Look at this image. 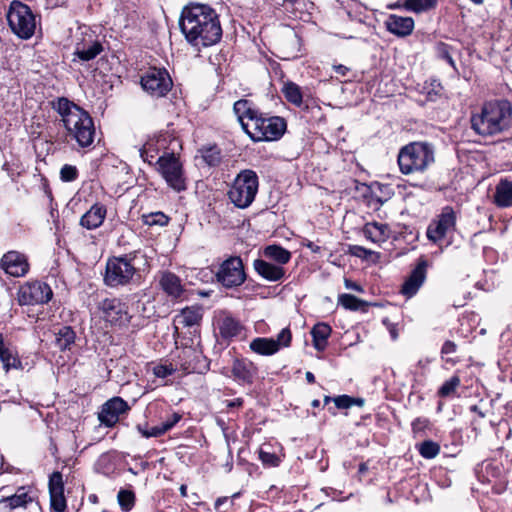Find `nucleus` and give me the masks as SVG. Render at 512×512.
<instances>
[{
	"label": "nucleus",
	"instance_id": "40",
	"mask_svg": "<svg viewBox=\"0 0 512 512\" xmlns=\"http://www.w3.org/2000/svg\"><path fill=\"white\" fill-rule=\"evenodd\" d=\"M49 493L64 492V482L59 471L53 472L49 477Z\"/></svg>",
	"mask_w": 512,
	"mask_h": 512
},
{
	"label": "nucleus",
	"instance_id": "38",
	"mask_svg": "<svg viewBox=\"0 0 512 512\" xmlns=\"http://www.w3.org/2000/svg\"><path fill=\"white\" fill-rule=\"evenodd\" d=\"M436 0H406L405 8L416 13L427 11L433 8Z\"/></svg>",
	"mask_w": 512,
	"mask_h": 512
},
{
	"label": "nucleus",
	"instance_id": "6",
	"mask_svg": "<svg viewBox=\"0 0 512 512\" xmlns=\"http://www.w3.org/2000/svg\"><path fill=\"white\" fill-rule=\"evenodd\" d=\"M259 179L255 171L242 170L234 179L228 191L230 201L240 209L248 208L257 195Z\"/></svg>",
	"mask_w": 512,
	"mask_h": 512
},
{
	"label": "nucleus",
	"instance_id": "59",
	"mask_svg": "<svg viewBox=\"0 0 512 512\" xmlns=\"http://www.w3.org/2000/svg\"><path fill=\"white\" fill-rule=\"evenodd\" d=\"M439 53H440V56H441L443 59L448 60V50L446 49L445 44L441 43V44L439 45Z\"/></svg>",
	"mask_w": 512,
	"mask_h": 512
},
{
	"label": "nucleus",
	"instance_id": "63",
	"mask_svg": "<svg viewBox=\"0 0 512 512\" xmlns=\"http://www.w3.org/2000/svg\"><path fill=\"white\" fill-rule=\"evenodd\" d=\"M305 378L307 380L308 383H314L315 382V376L312 372L310 371H307L306 374H305Z\"/></svg>",
	"mask_w": 512,
	"mask_h": 512
},
{
	"label": "nucleus",
	"instance_id": "35",
	"mask_svg": "<svg viewBox=\"0 0 512 512\" xmlns=\"http://www.w3.org/2000/svg\"><path fill=\"white\" fill-rule=\"evenodd\" d=\"M142 222L147 226H166L169 223V217L163 212L157 211L142 215Z\"/></svg>",
	"mask_w": 512,
	"mask_h": 512
},
{
	"label": "nucleus",
	"instance_id": "48",
	"mask_svg": "<svg viewBox=\"0 0 512 512\" xmlns=\"http://www.w3.org/2000/svg\"><path fill=\"white\" fill-rule=\"evenodd\" d=\"M182 419V414L178 412H173L171 415L167 417V419L162 422V426L166 432L170 431L180 420Z\"/></svg>",
	"mask_w": 512,
	"mask_h": 512
},
{
	"label": "nucleus",
	"instance_id": "30",
	"mask_svg": "<svg viewBox=\"0 0 512 512\" xmlns=\"http://www.w3.org/2000/svg\"><path fill=\"white\" fill-rule=\"evenodd\" d=\"M331 327L325 323H317L311 330L313 345L316 350L323 351L327 346V340L331 334Z\"/></svg>",
	"mask_w": 512,
	"mask_h": 512
},
{
	"label": "nucleus",
	"instance_id": "52",
	"mask_svg": "<svg viewBox=\"0 0 512 512\" xmlns=\"http://www.w3.org/2000/svg\"><path fill=\"white\" fill-rule=\"evenodd\" d=\"M428 425V420L425 418H417L412 422V430L414 433L423 431Z\"/></svg>",
	"mask_w": 512,
	"mask_h": 512
},
{
	"label": "nucleus",
	"instance_id": "22",
	"mask_svg": "<svg viewBox=\"0 0 512 512\" xmlns=\"http://www.w3.org/2000/svg\"><path fill=\"white\" fill-rule=\"evenodd\" d=\"M161 289L171 298L177 299L184 292L181 279L174 273L165 271L159 279Z\"/></svg>",
	"mask_w": 512,
	"mask_h": 512
},
{
	"label": "nucleus",
	"instance_id": "41",
	"mask_svg": "<svg viewBox=\"0 0 512 512\" xmlns=\"http://www.w3.org/2000/svg\"><path fill=\"white\" fill-rule=\"evenodd\" d=\"M49 494L51 509L55 512H64L67 507L64 492Z\"/></svg>",
	"mask_w": 512,
	"mask_h": 512
},
{
	"label": "nucleus",
	"instance_id": "1",
	"mask_svg": "<svg viewBox=\"0 0 512 512\" xmlns=\"http://www.w3.org/2000/svg\"><path fill=\"white\" fill-rule=\"evenodd\" d=\"M179 27L187 42L197 50L218 43L222 37L219 16L206 4H190L184 7Z\"/></svg>",
	"mask_w": 512,
	"mask_h": 512
},
{
	"label": "nucleus",
	"instance_id": "64",
	"mask_svg": "<svg viewBox=\"0 0 512 512\" xmlns=\"http://www.w3.org/2000/svg\"><path fill=\"white\" fill-rule=\"evenodd\" d=\"M354 405L362 407L364 405V399H362V398H354L353 397V406Z\"/></svg>",
	"mask_w": 512,
	"mask_h": 512
},
{
	"label": "nucleus",
	"instance_id": "25",
	"mask_svg": "<svg viewBox=\"0 0 512 512\" xmlns=\"http://www.w3.org/2000/svg\"><path fill=\"white\" fill-rule=\"evenodd\" d=\"M232 374L238 382L252 383L256 374V368L252 362L236 359L233 362Z\"/></svg>",
	"mask_w": 512,
	"mask_h": 512
},
{
	"label": "nucleus",
	"instance_id": "24",
	"mask_svg": "<svg viewBox=\"0 0 512 512\" xmlns=\"http://www.w3.org/2000/svg\"><path fill=\"white\" fill-rule=\"evenodd\" d=\"M363 234L372 243L381 244L389 238L390 229L387 224L370 222L364 225Z\"/></svg>",
	"mask_w": 512,
	"mask_h": 512
},
{
	"label": "nucleus",
	"instance_id": "18",
	"mask_svg": "<svg viewBox=\"0 0 512 512\" xmlns=\"http://www.w3.org/2000/svg\"><path fill=\"white\" fill-rule=\"evenodd\" d=\"M448 232V213L446 208L435 219H433L427 227L426 236L429 241L439 244Z\"/></svg>",
	"mask_w": 512,
	"mask_h": 512
},
{
	"label": "nucleus",
	"instance_id": "16",
	"mask_svg": "<svg viewBox=\"0 0 512 512\" xmlns=\"http://www.w3.org/2000/svg\"><path fill=\"white\" fill-rule=\"evenodd\" d=\"M427 261L420 258L415 268L411 271L410 275L404 281L401 287V294L407 298H411L420 289L426 279Z\"/></svg>",
	"mask_w": 512,
	"mask_h": 512
},
{
	"label": "nucleus",
	"instance_id": "10",
	"mask_svg": "<svg viewBox=\"0 0 512 512\" xmlns=\"http://www.w3.org/2000/svg\"><path fill=\"white\" fill-rule=\"evenodd\" d=\"M141 86L152 97H164L173 87V81L165 68L150 67L141 76Z\"/></svg>",
	"mask_w": 512,
	"mask_h": 512
},
{
	"label": "nucleus",
	"instance_id": "33",
	"mask_svg": "<svg viewBox=\"0 0 512 512\" xmlns=\"http://www.w3.org/2000/svg\"><path fill=\"white\" fill-rule=\"evenodd\" d=\"M338 303L345 309L351 311H366L368 303L364 300L357 298L352 294H341L338 298Z\"/></svg>",
	"mask_w": 512,
	"mask_h": 512
},
{
	"label": "nucleus",
	"instance_id": "14",
	"mask_svg": "<svg viewBox=\"0 0 512 512\" xmlns=\"http://www.w3.org/2000/svg\"><path fill=\"white\" fill-rule=\"evenodd\" d=\"M106 322L114 326H125L130 321L128 306L118 298H106L98 305Z\"/></svg>",
	"mask_w": 512,
	"mask_h": 512
},
{
	"label": "nucleus",
	"instance_id": "60",
	"mask_svg": "<svg viewBox=\"0 0 512 512\" xmlns=\"http://www.w3.org/2000/svg\"><path fill=\"white\" fill-rule=\"evenodd\" d=\"M306 247L309 248L312 252L314 253H319L321 248L320 246L316 245L315 243L309 241L307 244H306Z\"/></svg>",
	"mask_w": 512,
	"mask_h": 512
},
{
	"label": "nucleus",
	"instance_id": "15",
	"mask_svg": "<svg viewBox=\"0 0 512 512\" xmlns=\"http://www.w3.org/2000/svg\"><path fill=\"white\" fill-rule=\"evenodd\" d=\"M0 267L6 274L13 277H23L29 270L26 256L17 251L5 253L1 258Z\"/></svg>",
	"mask_w": 512,
	"mask_h": 512
},
{
	"label": "nucleus",
	"instance_id": "54",
	"mask_svg": "<svg viewBox=\"0 0 512 512\" xmlns=\"http://www.w3.org/2000/svg\"><path fill=\"white\" fill-rule=\"evenodd\" d=\"M382 204L383 201L378 196L371 194L370 197L368 198V205L375 210L379 209L382 206Z\"/></svg>",
	"mask_w": 512,
	"mask_h": 512
},
{
	"label": "nucleus",
	"instance_id": "45",
	"mask_svg": "<svg viewBox=\"0 0 512 512\" xmlns=\"http://www.w3.org/2000/svg\"><path fill=\"white\" fill-rule=\"evenodd\" d=\"M78 177V171L75 166L64 165L60 170V178L64 182L74 181Z\"/></svg>",
	"mask_w": 512,
	"mask_h": 512
},
{
	"label": "nucleus",
	"instance_id": "11",
	"mask_svg": "<svg viewBox=\"0 0 512 512\" xmlns=\"http://www.w3.org/2000/svg\"><path fill=\"white\" fill-rule=\"evenodd\" d=\"M17 296L20 305L45 304L51 300L53 291L47 283L33 281L23 284L19 288Z\"/></svg>",
	"mask_w": 512,
	"mask_h": 512
},
{
	"label": "nucleus",
	"instance_id": "23",
	"mask_svg": "<svg viewBox=\"0 0 512 512\" xmlns=\"http://www.w3.org/2000/svg\"><path fill=\"white\" fill-rule=\"evenodd\" d=\"M0 503H3L5 507L10 510L20 507L26 508L31 504L37 505L34 497L26 490L25 487H19L14 495L3 497L0 500Z\"/></svg>",
	"mask_w": 512,
	"mask_h": 512
},
{
	"label": "nucleus",
	"instance_id": "61",
	"mask_svg": "<svg viewBox=\"0 0 512 512\" xmlns=\"http://www.w3.org/2000/svg\"><path fill=\"white\" fill-rule=\"evenodd\" d=\"M243 404V400L241 398L234 399L228 403V407H239Z\"/></svg>",
	"mask_w": 512,
	"mask_h": 512
},
{
	"label": "nucleus",
	"instance_id": "20",
	"mask_svg": "<svg viewBox=\"0 0 512 512\" xmlns=\"http://www.w3.org/2000/svg\"><path fill=\"white\" fill-rule=\"evenodd\" d=\"M254 269L255 271L264 279L277 282L284 278L285 269L283 266L273 264L271 262L265 261L263 259H257L254 261Z\"/></svg>",
	"mask_w": 512,
	"mask_h": 512
},
{
	"label": "nucleus",
	"instance_id": "53",
	"mask_svg": "<svg viewBox=\"0 0 512 512\" xmlns=\"http://www.w3.org/2000/svg\"><path fill=\"white\" fill-rule=\"evenodd\" d=\"M450 439L452 440V445L455 448H458V447L462 446L463 443H464L463 437H462V435H461V433L459 431H454L450 435Z\"/></svg>",
	"mask_w": 512,
	"mask_h": 512
},
{
	"label": "nucleus",
	"instance_id": "58",
	"mask_svg": "<svg viewBox=\"0 0 512 512\" xmlns=\"http://www.w3.org/2000/svg\"><path fill=\"white\" fill-rule=\"evenodd\" d=\"M137 430L139 431V433L145 437V438H150V428H148L147 426L143 427L141 425H138L137 426Z\"/></svg>",
	"mask_w": 512,
	"mask_h": 512
},
{
	"label": "nucleus",
	"instance_id": "3",
	"mask_svg": "<svg viewBox=\"0 0 512 512\" xmlns=\"http://www.w3.org/2000/svg\"><path fill=\"white\" fill-rule=\"evenodd\" d=\"M52 108L59 115L66 136L70 140L75 141L81 148H88L93 144L96 134L95 125L86 110L65 97L54 100Z\"/></svg>",
	"mask_w": 512,
	"mask_h": 512
},
{
	"label": "nucleus",
	"instance_id": "62",
	"mask_svg": "<svg viewBox=\"0 0 512 512\" xmlns=\"http://www.w3.org/2000/svg\"><path fill=\"white\" fill-rule=\"evenodd\" d=\"M439 392H440V394H441L442 396H447V395H448V381H445V382L442 384V386H441V388H440V391H439Z\"/></svg>",
	"mask_w": 512,
	"mask_h": 512
},
{
	"label": "nucleus",
	"instance_id": "21",
	"mask_svg": "<svg viewBox=\"0 0 512 512\" xmlns=\"http://www.w3.org/2000/svg\"><path fill=\"white\" fill-rule=\"evenodd\" d=\"M385 26L390 33L404 37L412 33L414 20L411 17H402L392 14L385 21Z\"/></svg>",
	"mask_w": 512,
	"mask_h": 512
},
{
	"label": "nucleus",
	"instance_id": "51",
	"mask_svg": "<svg viewBox=\"0 0 512 512\" xmlns=\"http://www.w3.org/2000/svg\"><path fill=\"white\" fill-rule=\"evenodd\" d=\"M351 250V253L354 255V256H357V257H360V258H364V259H367L370 255L374 254L373 251L371 250H368L362 246H359V245H354L350 248Z\"/></svg>",
	"mask_w": 512,
	"mask_h": 512
},
{
	"label": "nucleus",
	"instance_id": "37",
	"mask_svg": "<svg viewBox=\"0 0 512 512\" xmlns=\"http://www.w3.org/2000/svg\"><path fill=\"white\" fill-rule=\"evenodd\" d=\"M418 451L423 458L433 459L439 454L440 447L436 442L426 440L419 444Z\"/></svg>",
	"mask_w": 512,
	"mask_h": 512
},
{
	"label": "nucleus",
	"instance_id": "26",
	"mask_svg": "<svg viewBox=\"0 0 512 512\" xmlns=\"http://www.w3.org/2000/svg\"><path fill=\"white\" fill-rule=\"evenodd\" d=\"M102 51V44L97 40H92L89 43H77L74 55L82 61H90L96 58Z\"/></svg>",
	"mask_w": 512,
	"mask_h": 512
},
{
	"label": "nucleus",
	"instance_id": "13",
	"mask_svg": "<svg viewBox=\"0 0 512 512\" xmlns=\"http://www.w3.org/2000/svg\"><path fill=\"white\" fill-rule=\"evenodd\" d=\"M216 276L217 280L225 287L241 285L246 277L242 260L239 257L228 258L221 264Z\"/></svg>",
	"mask_w": 512,
	"mask_h": 512
},
{
	"label": "nucleus",
	"instance_id": "19",
	"mask_svg": "<svg viewBox=\"0 0 512 512\" xmlns=\"http://www.w3.org/2000/svg\"><path fill=\"white\" fill-rule=\"evenodd\" d=\"M106 214V206L97 202L93 204L85 214H83L80 219V225L88 230L97 229L104 222Z\"/></svg>",
	"mask_w": 512,
	"mask_h": 512
},
{
	"label": "nucleus",
	"instance_id": "44",
	"mask_svg": "<svg viewBox=\"0 0 512 512\" xmlns=\"http://www.w3.org/2000/svg\"><path fill=\"white\" fill-rule=\"evenodd\" d=\"M287 43L289 45L293 46L295 48V50L291 53L281 50V53L283 55H281L279 57L283 60H291V59L296 58L298 56L297 53L299 51V44H300L299 38L297 37L296 34H294L293 36H291L290 38L287 39Z\"/></svg>",
	"mask_w": 512,
	"mask_h": 512
},
{
	"label": "nucleus",
	"instance_id": "31",
	"mask_svg": "<svg viewBox=\"0 0 512 512\" xmlns=\"http://www.w3.org/2000/svg\"><path fill=\"white\" fill-rule=\"evenodd\" d=\"M263 255L266 258L275 261L277 265L280 266L288 263L291 259V252L278 245H269L265 247Z\"/></svg>",
	"mask_w": 512,
	"mask_h": 512
},
{
	"label": "nucleus",
	"instance_id": "34",
	"mask_svg": "<svg viewBox=\"0 0 512 512\" xmlns=\"http://www.w3.org/2000/svg\"><path fill=\"white\" fill-rule=\"evenodd\" d=\"M76 334L70 326H63L56 333V345L62 350L70 349L74 344Z\"/></svg>",
	"mask_w": 512,
	"mask_h": 512
},
{
	"label": "nucleus",
	"instance_id": "32",
	"mask_svg": "<svg viewBox=\"0 0 512 512\" xmlns=\"http://www.w3.org/2000/svg\"><path fill=\"white\" fill-rule=\"evenodd\" d=\"M281 91L285 99L294 106L300 107L303 104V94L296 83L291 81L284 83Z\"/></svg>",
	"mask_w": 512,
	"mask_h": 512
},
{
	"label": "nucleus",
	"instance_id": "43",
	"mask_svg": "<svg viewBox=\"0 0 512 512\" xmlns=\"http://www.w3.org/2000/svg\"><path fill=\"white\" fill-rule=\"evenodd\" d=\"M453 395H457L458 397L468 396V389L467 387L460 385V379L458 376H453L450 378V398Z\"/></svg>",
	"mask_w": 512,
	"mask_h": 512
},
{
	"label": "nucleus",
	"instance_id": "28",
	"mask_svg": "<svg viewBox=\"0 0 512 512\" xmlns=\"http://www.w3.org/2000/svg\"><path fill=\"white\" fill-rule=\"evenodd\" d=\"M220 335L225 339H231L238 336L242 326L238 320L230 315H225L218 320Z\"/></svg>",
	"mask_w": 512,
	"mask_h": 512
},
{
	"label": "nucleus",
	"instance_id": "7",
	"mask_svg": "<svg viewBox=\"0 0 512 512\" xmlns=\"http://www.w3.org/2000/svg\"><path fill=\"white\" fill-rule=\"evenodd\" d=\"M132 261L133 259L127 255L109 258L104 274L105 285L110 288L130 285L138 276V271Z\"/></svg>",
	"mask_w": 512,
	"mask_h": 512
},
{
	"label": "nucleus",
	"instance_id": "27",
	"mask_svg": "<svg viewBox=\"0 0 512 512\" xmlns=\"http://www.w3.org/2000/svg\"><path fill=\"white\" fill-rule=\"evenodd\" d=\"M494 202L502 208L512 206V182L507 179L500 180L495 188Z\"/></svg>",
	"mask_w": 512,
	"mask_h": 512
},
{
	"label": "nucleus",
	"instance_id": "50",
	"mask_svg": "<svg viewBox=\"0 0 512 512\" xmlns=\"http://www.w3.org/2000/svg\"><path fill=\"white\" fill-rule=\"evenodd\" d=\"M260 459L264 464H268L270 466H277L279 459L278 457L270 452H265L264 450H260L259 453Z\"/></svg>",
	"mask_w": 512,
	"mask_h": 512
},
{
	"label": "nucleus",
	"instance_id": "56",
	"mask_svg": "<svg viewBox=\"0 0 512 512\" xmlns=\"http://www.w3.org/2000/svg\"><path fill=\"white\" fill-rule=\"evenodd\" d=\"M333 70L335 71L336 74L342 77L347 76L348 72L350 71L348 67L342 64L333 65Z\"/></svg>",
	"mask_w": 512,
	"mask_h": 512
},
{
	"label": "nucleus",
	"instance_id": "57",
	"mask_svg": "<svg viewBox=\"0 0 512 512\" xmlns=\"http://www.w3.org/2000/svg\"><path fill=\"white\" fill-rule=\"evenodd\" d=\"M345 287L347 289L354 290L357 292H363V288L359 284H357L349 279H345Z\"/></svg>",
	"mask_w": 512,
	"mask_h": 512
},
{
	"label": "nucleus",
	"instance_id": "49",
	"mask_svg": "<svg viewBox=\"0 0 512 512\" xmlns=\"http://www.w3.org/2000/svg\"><path fill=\"white\" fill-rule=\"evenodd\" d=\"M333 401L338 409H347L353 406V397L348 395L337 396Z\"/></svg>",
	"mask_w": 512,
	"mask_h": 512
},
{
	"label": "nucleus",
	"instance_id": "39",
	"mask_svg": "<svg viewBox=\"0 0 512 512\" xmlns=\"http://www.w3.org/2000/svg\"><path fill=\"white\" fill-rule=\"evenodd\" d=\"M202 158L209 166H217L221 162V152L216 146L202 149Z\"/></svg>",
	"mask_w": 512,
	"mask_h": 512
},
{
	"label": "nucleus",
	"instance_id": "47",
	"mask_svg": "<svg viewBox=\"0 0 512 512\" xmlns=\"http://www.w3.org/2000/svg\"><path fill=\"white\" fill-rule=\"evenodd\" d=\"M175 370L176 369L173 367L172 364H169V365L160 364L153 368V373L158 378H165L167 376L172 375L175 372Z\"/></svg>",
	"mask_w": 512,
	"mask_h": 512
},
{
	"label": "nucleus",
	"instance_id": "2",
	"mask_svg": "<svg viewBox=\"0 0 512 512\" xmlns=\"http://www.w3.org/2000/svg\"><path fill=\"white\" fill-rule=\"evenodd\" d=\"M243 131L254 142L279 140L286 131V121L279 116H266L248 99H240L233 105Z\"/></svg>",
	"mask_w": 512,
	"mask_h": 512
},
{
	"label": "nucleus",
	"instance_id": "8",
	"mask_svg": "<svg viewBox=\"0 0 512 512\" xmlns=\"http://www.w3.org/2000/svg\"><path fill=\"white\" fill-rule=\"evenodd\" d=\"M7 20L12 32L20 39H30L36 30V16L30 7L20 1L10 3Z\"/></svg>",
	"mask_w": 512,
	"mask_h": 512
},
{
	"label": "nucleus",
	"instance_id": "5",
	"mask_svg": "<svg viewBox=\"0 0 512 512\" xmlns=\"http://www.w3.org/2000/svg\"><path fill=\"white\" fill-rule=\"evenodd\" d=\"M433 161L434 152L428 143H410L404 146L398 154L399 169L405 175L422 172Z\"/></svg>",
	"mask_w": 512,
	"mask_h": 512
},
{
	"label": "nucleus",
	"instance_id": "46",
	"mask_svg": "<svg viewBox=\"0 0 512 512\" xmlns=\"http://www.w3.org/2000/svg\"><path fill=\"white\" fill-rule=\"evenodd\" d=\"M0 360L3 363V367L6 371H8L10 368H15L18 363L17 358L11 353L9 349L0 353Z\"/></svg>",
	"mask_w": 512,
	"mask_h": 512
},
{
	"label": "nucleus",
	"instance_id": "42",
	"mask_svg": "<svg viewBox=\"0 0 512 512\" xmlns=\"http://www.w3.org/2000/svg\"><path fill=\"white\" fill-rule=\"evenodd\" d=\"M158 154V150L155 148V144L152 141L147 142L141 149H140V156L143 159L144 162H147L148 164L153 163V159Z\"/></svg>",
	"mask_w": 512,
	"mask_h": 512
},
{
	"label": "nucleus",
	"instance_id": "36",
	"mask_svg": "<svg viewBox=\"0 0 512 512\" xmlns=\"http://www.w3.org/2000/svg\"><path fill=\"white\" fill-rule=\"evenodd\" d=\"M118 503L125 512L130 511L135 505V494L131 490L121 489L117 495Z\"/></svg>",
	"mask_w": 512,
	"mask_h": 512
},
{
	"label": "nucleus",
	"instance_id": "55",
	"mask_svg": "<svg viewBox=\"0 0 512 512\" xmlns=\"http://www.w3.org/2000/svg\"><path fill=\"white\" fill-rule=\"evenodd\" d=\"M149 432H150V437H159L166 433L162 424L150 428Z\"/></svg>",
	"mask_w": 512,
	"mask_h": 512
},
{
	"label": "nucleus",
	"instance_id": "4",
	"mask_svg": "<svg viewBox=\"0 0 512 512\" xmlns=\"http://www.w3.org/2000/svg\"><path fill=\"white\" fill-rule=\"evenodd\" d=\"M472 129L481 136H494L512 128V105L508 100H493L483 104L471 117Z\"/></svg>",
	"mask_w": 512,
	"mask_h": 512
},
{
	"label": "nucleus",
	"instance_id": "17",
	"mask_svg": "<svg viewBox=\"0 0 512 512\" xmlns=\"http://www.w3.org/2000/svg\"><path fill=\"white\" fill-rule=\"evenodd\" d=\"M128 410L129 406L126 401L120 397H114L102 406V410L99 413V420L102 424L112 427L118 422L119 416L126 413Z\"/></svg>",
	"mask_w": 512,
	"mask_h": 512
},
{
	"label": "nucleus",
	"instance_id": "29",
	"mask_svg": "<svg viewBox=\"0 0 512 512\" xmlns=\"http://www.w3.org/2000/svg\"><path fill=\"white\" fill-rule=\"evenodd\" d=\"M202 318V314L197 307H186L181 313L175 316L174 322L176 325L183 327H192L197 325Z\"/></svg>",
	"mask_w": 512,
	"mask_h": 512
},
{
	"label": "nucleus",
	"instance_id": "9",
	"mask_svg": "<svg viewBox=\"0 0 512 512\" xmlns=\"http://www.w3.org/2000/svg\"><path fill=\"white\" fill-rule=\"evenodd\" d=\"M156 166L157 171L171 189L177 192L186 189L183 165L174 153L165 152L157 159Z\"/></svg>",
	"mask_w": 512,
	"mask_h": 512
},
{
	"label": "nucleus",
	"instance_id": "12",
	"mask_svg": "<svg viewBox=\"0 0 512 512\" xmlns=\"http://www.w3.org/2000/svg\"><path fill=\"white\" fill-rule=\"evenodd\" d=\"M292 334L289 328H283L276 339L257 337L250 342V349L259 355L270 356L277 353L281 348L289 347Z\"/></svg>",
	"mask_w": 512,
	"mask_h": 512
}]
</instances>
